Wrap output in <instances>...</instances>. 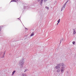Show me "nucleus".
Segmentation results:
<instances>
[{"instance_id":"f03ea898","label":"nucleus","mask_w":76,"mask_h":76,"mask_svg":"<svg viewBox=\"0 0 76 76\" xmlns=\"http://www.w3.org/2000/svg\"><path fill=\"white\" fill-rule=\"evenodd\" d=\"M61 72H63V71L64 70V66H61Z\"/></svg>"},{"instance_id":"6e6552de","label":"nucleus","mask_w":76,"mask_h":76,"mask_svg":"<svg viewBox=\"0 0 76 76\" xmlns=\"http://www.w3.org/2000/svg\"><path fill=\"white\" fill-rule=\"evenodd\" d=\"M76 33V31H75V30H74L73 32L74 34H75Z\"/></svg>"},{"instance_id":"f257e3e1","label":"nucleus","mask_w":76,"mask_h":76,"mask_svg":"<svg viewBox=\"0 0 76 76\" xmlns=\"http://www.w3.org/2000/svg\"><path fill=\"white\" fill-rule=\"evenodd\" d=\"M64 66V64H58L57 65V66H56L55 68L56 70V72L57 73H59L60 72V66L61 67V66Z\"/></svg>"},{"instance_id":"9b49d317","label":"nucleus","mask_w":76,"mask_h":76,"mask_svg":"<svg viewBox=\"0 0 76 76\" xmlns=\"http://www.w3.org/2000/svg\"><path fill=\"white\" fill-rule=\"evenodd\" d=\"M72 43L74 45L75 44V42H74V41Z\"/></svg>"},{"instance_id":"39448f33","label":"nucleus","mask_w":76,"mask_h":76,"mask_svg":"<svg viewBox=\"0 0 76 76\" xmlns=\"http://www.w3.org/2000/svg\"><path fill=\"white\" fill-rule=\"evenodd\" d=\"M15 72H16V71H15V70L13 71L12 72V75H13L14 74H15Z\"/></svg>"},{"instance_id":"20e7f679","label":"nucleus","mask_w":76,"mask_h":76,"mask_svg":"<svg viewBox=\"0 0 76 76\" xmlns=\"http://www.w3.org/2000/svg\"><path fill=\"white\" fill-rule=\"evenodd\" d=\"M34 35V33H31V35H30V37H32V36H33V35Z\"/></svg>"},{"instance_id":"ddd939ff","label":"nucleus","mask_w":76,"mask_h":76,"mask_svg":"<svg viewBox=\"0 0 76 76\" xmlns=\"http://www.w3.org/2000/svg\"><path fill=\"white\" fill-rule=\"evenodd\" d=\"M43 0H41V3H42V1H43Z\"/></svg>"},{"instance_id":"2eb2a0df","label":"nucleus","mask_w":76,"mask_h":76,"mask_svg":"<svg viewBox=\"0 0 76 76\" xmlns=\"http://www.w3.org/2000/svg\"><path fill=\"white\" fill-rule=\"evenodd\" d=\"M59 23H57V25H58V24Z\"/></svg>"},{"instance_id":"412c9836","label":"nucleus","mask_w":76,"mask_h":76,"mask_svg":"<svg viewBox=\"0 0 76 76\" xmlns=\"http://www.w3.org/2000/svg\"><path fill=\"white\" fill-rule=\"evenodd\" d=\"M17 0L18 1V0Z\"/></svg>"},{"instance_id":"f8f14e48","label":"nucleus","mask_w":76,"mask_h":76,"mask_svg":"<svg viewBox=\"0 0 76 76\" xmlns=\"http://www.w3.org/2000/svg\"><path fill=\"white\" fill-rule=\"evenodd\" d=\"M12 1H15V2H16V0H15Z\"/></svg>"},{"instance_id":"0eeeda50","label":"nucleus","mask_w":76,"mask_h":76,"mask_svg":"<svg viewBox=\"0 0 76 76\" xmlns=\"http://www.w3.org/2000/svg\"><path fill=\"white\" fill-rule=\"evenodd\" d=\"M67 2H66L64 4V6H65V7H66V4H67Z\"/></svg>"},{"instance_id":"6ab92c4d","label":"nucleus","mask_w":76,"mask_h":76,"mask_svg":"<svg viewBox=\"0 0 76 76\" xmlns=\"http://www.w3.org/2000/svg\"><path fill=\"white\" fill-rule=\"evenodd\" d=\"M60 42H61V41H60Z\"/></svg>"},{"instance_id":"7ed1b4c3","label":"nucleus","mask_w":76,"mask_h":76,"mask_svg":"<svg viewBox=\"0 0 76 76\" xmlns=\"http://www.w3.org/2000/svg\"><path fill=\"white\" fill-rule=\"evenodd\" d=\"M65 8V6H64L62 7V9L61 10V11H63V9H64Z\"/></svg>"},{"instance_id":"dca6fc26","label":"nucleus","mask_w":76,"mask_h":76,"mask_svg":"<svg viewBox=\"0 0 76 76\" xmlns=\"http://www.w3.org/2000/svg\"><path fill=\"white\" fill-rule=\"evenodd\" d=\"M0 31H1V29H0Z\"/></svg>"},{"instance_id":"1a4fd4ad","label":"nucleus","mask_w":76,"mask_h":76,"mask_svg":"<svg viewBox=\"0 0 76 76\" xmlns=\"http://www.w3.org/2000/svg\"><path fill=\"white\" fill-rule=\"evenodd\" d=\"M22 75H23V76H26V74H23Z\"/></svg>"},{"instance_id":"aec40b11","label":"nucleus","mask_w":76,"mask_h":76,"mask_svg":"<svg viewBox=\"0 0 76 76\" xmlns=\"http://www.w3.org/2000/svg\"><path fill=\"white\" fill-rule=\"evenodd\" d=\"M23 63H24V62H23Z\"/></svg>"},{"instance_id":"9d476101","label":"nucleus","mask_w":76,"mask_h":76,"mask_svg":"<svg viewBox=\"0 0 76 76\" xmlns=\"http://www.w3.org/2000/svg\"><path fill=\"white\" fill-rule=\"evenodd\" d=\"M45 8L47 9H48H48H49V8L48 7H46Z\"/></svg>"},{"instance_id":"a211bd4d","label":"nucleus","mask_w":76,"mask_h":76,"mask_svg":"<svg viewBox=\"0 0 76 76\" xmlns=\"http://www.w3.org/2000/svg\"><path fill=\"white\" fill-rule=\"evenodd\" d=\"M5 54V53H4V55Z\"/></svg>"},{"instance_id":"4468645a","label":"nucleus","mask_w":76,"mask_h":76,"mask_svg":"<svg viewBox=\"0 0 76 76\" xmlns=\"http://www.w3.org/2000/svg\"><path fill=\"white\" fill-rule=\"evenodd\" d=\"M40 0H38V1H40Z\"/></svg>"},{"instance_id":"f3484780","label":"nucleus","mask_w":76,"mask_h":76,"mask_svg":"<svg viewBox=\"0 0 76 76\" xmlns=\"http://www.w3.org/2000/svg\"><path fill=\"white\" fill-rule=\"evenodd\" d=\"M20 66H22V65H21Z\"/></svg>"},{"instance_id":"423d86ee","label":"nucleus","mask_w":76,"mask_h":76,"mask_svg":"<svg viewBox=\"0 0 76 76\" xmlns=\"http://www.w3.org/2000/svg\"><path fill=\"white\" fill-rule=\"evenodd\" d=\"M58 23H59L60 22V19H59L57 21Z\"/></svg>"}]
</instances>
